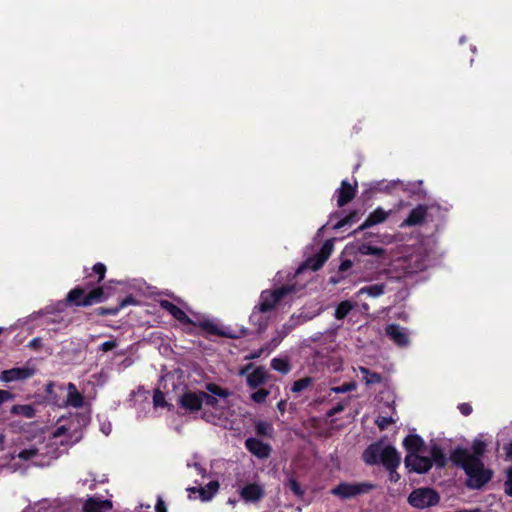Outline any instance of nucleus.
I'll return each instance as SVG.
<instances>
[{
    "instance_id": "f257e3e1",
    "label": "nucleus",
    "mask_w": 512,
    "mask_h": 512,
    "mask_svg": "<svg viewBox=\"0 0 512 512\" xmlns=\"http://www.w3.org/2000/svg\"><path fill=\"white\" fill-rule=\"evenodd\" d=\"M207 391H187L179 397V405L189 411H202V418L214 425L231 429L234 425L235 410L231 393L216 384H208Z\"/></svg>"
},
{
    "instance_id": "f03ea898",
    "label": "nucleus",
    "mask_w": 512,
    "mask_h": 512,
    "mask_svg": "<svg viewBox=\"0 0 512 512\" xmlns=\"http://www.w3.org/2000/svg\"><path fill=\"white\" fill-rule=\"evenodd\" d=\"M68 429L65 426H59L52 433V437L49 442L45 441V437L42 434L34 436L32 442L21 449L18 453L10 455L9 462L5 463L9 470L16 472L22 470L28 465L34 466H47L53 459L58 458L59 452L55 448V445L60 443L61 445L70 444V440L66 438Z\"/></svg>"
},
{
    "instance_id": "7ed1b4c3",
    "label": "nucleus",
    "mask_w": 512,
    "mask_h": 512,
    "mask_svg": "<svg viewBox=\"0 0 512 512\" xmlns=\"http://www.w3.org/2000/svg\"><path fill=\"white\" fill-rule=\"evenodd\" d=\"M485 448V442L481 438H476L471 446V451L465 448H456L451 454V460L464 469L468 477L467 485L470 488L479 489L492 477L491 471L484 468L480 459Z\"/></svg>"
},
{
    "instance_id": "20e7f679",
    "label": "nucleus",
    "mask_w": 512,
    "mask_h": 512,
    "mask_svg": "<svg viewBox=\"0 0 512 512\" xmlns=\"http://www.w3.org/2000/svg\"><path fill=\"white\" fill-rule=\"evenodd\" d=\"M291 291V286H282L274 290H264L260 295L258 306L253 310L250 316V321L258 326L259 329H264L267 325V319L264 318L263 314L273 310L283 297Z\"/></svg>"
},
{
    "instance_id": "39448f33",
    "label": "nucleus",
    "mask_w": 512,
    "mask_h": 512,
    "mask_svg": "<svg viewBox=\"0 0 512 512\" xmlns=\"http://www.w3.org/2000/svg\"><path fill=\"white\" fill-rule=\"evenodd\" d=\"M363 459L370 465L382 463L386 469L397 468L401 462V456L394 447L381 443L371 444L364 451Z\"/></svg>"
},
{
    "instance_id": "423d86ee",
    "label": "nucleus",
    "mask_w": 512,
    "mask_h": 512,
    "mask_svg": "<svg viewBox=\"0 0 512 512\" xmlns=\"http://www.w3.org/2000/svg\"><path fill=\"white\" fill-rule=\"evenodd\" d=\"M106 299L102 288L97 287L89 293H85L82 288H75L67 295L68 302L78 306H90L95 303L103 302Z\"/></svg>"
},
{
    "instance_id": "0eeeda50",
    "label": "nucleus",
    "mask_w": 512,
    "mask_h": 512,
    "mask_svg": "<svg viewBox=\"0 0 512 512\" xmlns=\"http://www.w3.org/2000/svg\"><path fill=\"white\" fill-rule=\"evenodd\" d=\"M439 494L427 487L417 488L408 496V503L416 509H426L438 504Z\"/></svg>"
},
{
    "instance_id": "6e6552de",
    "label": "nucleus",
    "mask_w": 512,
    "mask_h": 512,
    "mask_svg": "<svg viewBox=\"0 0 512 512\" xmlns=\"http://www.w3.org/2000/svg\"><path fill=\"white\" fill-rule=\"evenodd\" d=\"M373 485L367 482H343L332 489L331 493L341 499H351L358 495L368 493Z\"/></svg>"
},
{
    "instance_id": "1a4fd4ad",
    "label": "nucleus",
    "mask_w": 512,
    "mask_h": 512,
    "mask_svg": "<svg viewBox=\"0 0 512 512\" xmlns=\"http://www.w3.org/2000/svg\"><path fill=\"white\" fill-rule=\"evenodd\" d=\"M425 452L407 454L405 457V466L409 471L423 474L428 472L432 467V460L426 456Z\"/></svg>"
},
{
    "instance_id": "9d476101",
    "label": "nucleus",
    "mask_w": 512,
    "mask_h": 512,
    "mask_svg": "<svg viewBox=\"0 0 512 512\" xmlns=\"http://www.w3.org/2000/svg\"><path fill=\"white\" fill-rule=\"evenodd\" d=\"M172 316L182 323L198 324L200 327H202L203 329H205L208 332L215 333V334L222 333L219 330L218 325L214 321H212L208 318H205V317L196 316V321L194 322V321L190 320L189 317L186 315V313L177 306L172 311Z\"/></svg>"
},
{
    "instance_id": "9b49d317",
    "label": "nucleus",
    "mask_w": 512,
    "mask_h": 512,
    "mask_svg": "<svg viewBox=\"0 0 512 512\" xmlns=\"http://www.w3.org/2000/svg\"><path fill=\"white\" fill-rule=\"evenodd\" d=\"M312 317L313 316L304 314L303 312L299 314H293L289 321L285 323L282 329L279 331L278 337L272 340L273 348L277 347L282 339L287 336L295 327L307 322L308 320L312 319Z\"/></svg>"
},
{
    "instance_id": "f8f14e48",
    "label": "nucleus",
    "mask_w": 512,
    "mask_h": 512,
    "mask_svg": "<svg viewBox=\"0 0 512 512\" xmlns=\"http://www.w3.org/2000/svg\"><path fill=\"white\" fill-rule=\"evenodd\" d=\"M386 335L393 341L396 345L400 347H407L410 344L409 339V330L398 325V324H389L385 328Z\"/></svg>"
},
{
    "instance_id": "ddd939ff",
    "label": "nucleus",
    "mask_w": 512,
    "mask_h": 512,
    "mask_svg": "<svg viewBox=\"0 0 512 512\" xmlns=\"http://www.w3.org/2000/svg\"><path fill=\"white\" fill-rule=\"evenodd\" d=\"M239 494L245 502L255 503L265 496V489L260 483H248L240 489Z\"/></svg>"
},
{
    "instance_id": "4468645a",
    "label": "nucleus",
    "mask_w": 512,
    "mask_h": 512,
    "mask_svg": "<svg viewBox=\"0 0 512 512\" xmlns=\"http://www.w3.org/2000/svg\"><path fill=\"white\" fill-rule=\"evenodd\" d=\"M250 368L251 365H248L240 372L241 375L247 374V384L250 388L255 389L267 382L268 372L264 367H257L251 373H248Z\"/></svg>"
},
{
    "instance_id": "2eb2a0df",
    "label": "nucleus",
    "mask_w": 512,
    "mask_h": 512,
    "mask_svg": "<svg viewBox=\"0 0 512 512\" xmlns=\"http://www.w3.org/2000/svg\"><path fill=\"white\" fill-rule=\"evenodd\" d=\"M219 489V483L217 481L209 482L205 487H189L187 491L189 498H196V494L202 501H209L217 493Z\"/></svg>"
},
{
    "instance_id": "dca6fc26",
    "label": "nucleus",
    "mask_w": 512,
    "mask_h": 512,
    "mask_svg": "<svg viewBox=\"0 0 512 512\" xmlns=\"http://www.w3.org/2000/svg\"><path fill=\"white\" fill-rule=\"evenodd\" d=\"M34 374V369L29 367H16L8 370H4L1 373L0 379L4 382H12L25 380L30 378Z\"/></svg>"
},
{
    "instance_id": "f3484780",
    "label": "nucleus",
    "mask_w": 512,
    "mask_h": 512,
    "mask_svg": "<svg viewBox=\"0 0 512 512\" xmlns=\"http://www.w3.org/2000/svg\"><path fill=\"white\" fill-rule=\"evenodd\" d=\"M247 450L260 459L268 458L271 447L257 438H248L245 441Z\"/></svg>"
},
{
    "instance_id": "a211bd4d",
    "label": "nucleus",
    "mask_w": 512,
    "mask_h": 512,
    "mask_svg": "<svg viewBox=\"0 0 512 512\" xmlns=\"http://www.w3.org/2000/svg\"><path fill=\"white\" fill-rule=\"evenodd\" d=\"M391 212V210L385 211L381 207L376 208L373 212L369 214L366 220L359 226V228L356 231H362L371 226L385 222L387 218L390 216Z\"/></svg>"
},
{
    "instance_id": "6ab92c4d",
    "label": "nucleus",
    "mask_w": 512,
    "mask_h": 512,
    "mask_svg": "<svg viewBox=\"0 0 512 512\" xmlns=\"http://www.w3.org/2000/svg\"><path fill=\"white\" fill-rule=\"evenodd\" d=\"M111 509L112 502L99 497H91L83 504L84 512H110Z\"/></svg>"
},
{
    "instance_id": "aec40b11",
    "label": "nucleus",
    "mask_w": 512,
    "mask_h": 512,
    "mask_svg": "<svg viewBox=\"0 0 512 512\" xmlns=\"http://www.w3.org/2000/svg\"><path fill=\"white\" fill-rule=\"evenodd\" d=\"M427 216V207L418 205L414 208L409 216L401 223V227L416 226L422 224Z\"/></svg>"
},
{
    "instance_id": "412c9836",
    "label": "nucleus",
    "mask_w": 512,
    "mask_h": 512,
    "mask_svg": "<svg viewBox=\"0 0 512 512\" xmlns=\"http://www.w3.org/2000/svg\"><path fill=\"white\" fill-rule=\"evenodd\" d=\"M356 189L346 180H343L341 187L336 190L337 204L342 207L350 202L355 196Z\"/></svg>"
},
{
    "instance_id": "4be33fe9",
    "label": "nucleus",
    "mask_w": 512,
    "mask_h": 512,
    "mask_svg": "<svg viewBox=\"0 0 512 512\" xmlns=\"http://www.w3.org/2000/svg\"><path fill=\"white\" fill-rule=\"evenodd\" d=\"M403 445L407 450V454H414L426 451L424 447V442L422 438L418 435H408L404 439Z\"/></svg>"
},
{
    "instance_id": "5701e85b",
    "label": "nucleus",
    "mask_w": 512,
    "mask_h": 512,
    "mask_svg": "<svg viewBox=\"0 0 512 512\" xmlns=\"http://www.w3.org/2000/svg\"><path fill=\"white\" fill-rule=\"evenodd\" d=\"M67 390L66 404L74 408L81 407L83 405V396L78 392L76 386L73 383H69Z\"/></svg>"
},
{
    "instance_id": "b1692460",
    "label": "nucleus",
    "mask_w": 512,
    "mask_h": 512,
    "mask_svg": "<svg viewBox=\"0 0 512 512\" xmlns=\"http://www.w3.org/2000/svg\"><path fill=\"white\" fill-rule=\"evenodd\" d=\"M10 412L13 415L21 416V417L28 418V419H31V418L35 417V415H36L35 407L30 404L14 405V406H12Z\"/></svg>"
},
{
    "instance_id": "393cba45",
    "label": "nucleus",
    "mask_w": 512,
    "mask_h": 512,
    "mask_svg": "<svg viewBox=\"0 0 512 512\" xmlns=\"http://www.w3.org/2000/svg\"><path fill=\"white\" fill-rule=\"evenodd\" d=\"M356 305L357 303L352 302L351 300H344L340 302L335 309V318L338 320L344 319L350 311L356 307Z\"/></svg>"
},
{
    "instance_id": "a878e982",
    "label": "nucleus",
    "mask_w": 512,
    "mask_h": 512,
    "mask_svg": "<svg viewBox=\"0 0 512 512\" xmlns=\"http://www.w3.org/2000/svg\"><path fill=\"white\" fill-rule=\"evenodd\" d=\"M325 262V257H320L317 253L314 257L308 258L303 266L298 269L297 273H300L303 269L306 268L311 269L312 271H317L323 266Z\"/></svg>"
},
{
    "instance_id": "bb28decb",
    "label": "nucleus",
    "mask_w": 512,
    "mask_h": 512,
    "mask_svg": "<svg viewBox=\"0 0 512 512\" xmlns=\"http://www.w3.org/2000/svg\"><path fill=\"white\" fill-rule=\"evenodd\" d=\"M430 458L432 460V464L435 463L438 467H443L446 463V457L443 453L442 449L437 445H432L430 447Z\"/></svg>"
},
{
    "instance_id": "cd10ccee",
    "label": "nucleus",
    "mask_w": 512,
    "mask_h": 512,
    "mask_svg": "<svg viewBox=\"0 0 512 512\" xmlns=\"http://www.w3.org/2000/svg\"><path fill=\"white\" fill-rule=\"evenodd\" d=\"M358 370L362 374V380L367 385L377 384V383H380L382 381L381 375L376 373V372H371L369 369H367L365 367H362V366H360L358 368Z\"/></svg>"
},
{
    "instance_id": "c85d7f7f",
    "label": "nucleus",
    "mask_w": 512,
    "mask_h": 512,
    "mask_svg": "<svg viewBox=\"0 0 512 512\" xmlns=\"http://www.w3.org/2000/svg\"><path fill=\"white\" fill-rule=\"evenodd\" d=\"M384 293V285L383 284H374L370 286H366L361 288L356 296H360L362 294H367L370 297H378Z\"/></svg>"
},
{
    "instance_id": "c756f323",
    "label": "nucleus",
    "mask_w": 512,
    "mask_h": 512,
    "mask_svg": "<svg viewBox=\"0 0 512 512\" xmlns=\"http://www.w3.org/2000/svg\"><path fill=\"white\" fill-rule=\"evenodd\" d=\"M271 367L281 374H287L291 370L288 360L284 358H273L271 360Z\"/></svg>"
},
{
    "instance_id": "7c9ffc66",
    "label": "nucleus",
    "mask_w": 512,
    "mask_h": 512,
    "mask_svg": "<svg viewBox=\"0 0 512 512\" xmlns=\"http://www.w3.org/2000/svg\"><path fill=\"white\" fill-rule=\"evenodd\" d=\"M355 248L362 255H382L385 252L382 248H375L366 243H359Z\"/></svg>"
},
{
    "instance_id": "2f4dec72",
    "label": "nucleus",
    "mask_w": 512,
    "mask_h": 512,
    "mask_svg": "<svg viewBox=\"0 0 512 512\" xmlns=\"http://www.w3.org/2000/svg\"><path fill=\"white\" fill-rule=\"evenodd\" d=\"M311 383H312V379L310 377H305V378L299 379L294 382L291 390L294 393H299V392L305 390L306 388H308L311 385Z\"/></svg>"
},
{
    "instance_id": "473e14b6",
    "label": "nucleus",
    "mask_w": 512,
    "mask_h": 512,
    "mask_svg": "<svg viewBox=\"0 0 512 512\" xmlns=\"http://www.w3.org/2000/svg\"><path fill=\"white\" fill-rule=\"evenodd\" d=\"M358 219V213L356 211L351 212L346 217L340 219L334 226V229H340L345 225L352 224Z\"/></svg>"
},
{
    "instance_id": "72a5a7b5",
    "label": "nucleus",
    "mask_w": 512,
    "mask_h": 512,
    "mask_svg": "<svg viewBox=\"0 0 512 512\" xmlns=\"http://www.w3.org/2000/svg\"><path fill=\"white\" fill-rule=\"evenodd\" d=\"M269 394H270L269 390L259 389L255 392H253L250 397L255 403L262 404L266 401Z\"/></svg>"
},
{
    "instance_id": "f704fd0d",
    "label": "nucleus",
    "mask_w": 512,
    "mask_h": 512,
    "mask_svg": "<svg viewBox=\"0 0 512 512\" xmlns=\"http://www.w3.org/2000/svg\"><path fill=\"white\" fill-rule=\"evenodd\" d=\"M333 247L334 245L332 240H327L321 247L318 255L320 257H325V260H327L333 251Z\"/></svg>"
},
{
    "instance_id": "c9c22d12",
    "label": "nucleus",
    "mask_w": 512,
    "mask_h": 512,
    "mask_svg": "<svg viewBox=\"0 0 512 512\" xmlns=\"http://www.w3.org/2000/svg\"><path fill=\"white\" fill-rule=\"evenodd\" d=\"M356 388H357V384L355 382H350V383H346V384H343L338 387L331 388V392L346 393V392L354 391Z\"/></svg>"
},
{
    "instance_id": "e433bc0d",
    "label": "nucleus",
    "mask_w": 512,
    "mask_h": 512,
    "mask_svg": "<svg viewBox=\"0 0 512 512\" xmlns=\"http://www.w3.org/2000/svg\"><path fill=\"white\" fill-rule=\"evenodd\" d=\"M153 404H154V407H156V408H158V407L163 408L167 405L165 396L160 390H155L154 395H153Z\"/></svg>"
},
{
    "instance_id": "4c0bfd02",
    "label": "nucleus",
    "mask_w": 512,
    "mask_h": 512,
    "mask_svg": "<svg viewBox=\"0 0 512 512\" xmlns=\"http://www.w3.org/2000/svg\"><path fill=\"white\" fill-rule=\"evenodd\" d=\"M24 512H52L47 501L40 502L32 508H27Z\"/></svg>"
},
{
    "instance_id": "58836bf2",
    "label": "nucleus",
    "mask_w": 512,
    "mask_h": 512,
    "mask_svg": "<svg viewBox=\"0 0 512 512\" xmlns=\"http://www.w3.org/2000/svg\"><path fill=\"white\" fill-rule=\"evenodd\" d=\"M395 422L396 420L393 417L380 416L376 419V424L381 430L388 428L391 424Z\"/></svg>"
},
{
    "instance_id": "ea45409f",
    "label": "nucleus",
    "mask_w": 512,
    "mask_h": 512,
    "mask_svg": "<svg viewBox=\"0 0 512 512\" xmlns=\"http://www.w3.org/2000/svg\"><path fill=\"white\" fill-rule=\"evenodd\" d=\"M255 430L257 434L268 435L272 431V427L269 423L260 421L256 423Z\"/></svg>"
},
{
    "instance_id": "a19ab883",
    "label": "nucleus",
    "mask_w": 512,
    "mask_h": 512,
    "mask_svg": "<svg viewBox=\"0 0 512 512\" xmlns=\"http://www.w3.org/2000/svg\"><path fill=\"white\" fill-rule=\"evenodd\" d=\"M93 271L94 273H96L98 275V280L97 282H101L103 279H104V276H105V272H106V267L104 264L102 263H96L94 266H93Z\"/></svg>"
},
{
    "instance_id": "79ce46f5",
    "label": "nucleus",
    "mask_w": 512,
    "mask_h": 512,
    "mask_svg": "<svg viewBox=\"0 0 512 512\" xmlns=\"http://www.w3.org/2000/svg\"><path fill=\"white\" fill-rule=\"evenodd\" d=\"M288 487L290 490L297 496H302L303 491L301 490L300 485L294 478H290L288 481Z\"/></svg>"
},
{
    "instance_id": "37998d69",
    "label": "nucleus",
    "mask_w": 512,
    "mask_h": 512,
    "mask_svg": "<svg viewBox=\"0 0 512 512\" xmlns=\"http://www.w3.org/2000/svg\"><path fill=\"white\" fill-rule=\"evenodd\" d=\"M505 493L512 496V467L507 470V480L505 481Z\"/></svg>"
},
{
    "instance_id": "c03bdc74",
    "label": "nucleus",
    "mask_w": 512,
    "mask_h": 512,
    "mask_svg": "<svg viewBox=\"0 0 512 512\" xmlns=\"http://www.w3.org/2000/svg\"><path fill=\"white\" fill-rule=\"evenodd\" d=\"M116 347H117V342L115 340H109V341H106V342L102 343L100 345L99 349L102 352H107V351H110V350H112V349H114Z\"/></svg>"
},
{
    "instance_id": "a18cd8bd",
    "label": "nucleus",
    "mask_w": 512,
    "mask_h": 512,
    "mask_svg": "<svg viewBox=\"0 0 512 512\" xmlns=\"http://www.w3.org/2000/svg\"><path fill=\"white\" fill-rule=\"evenodd\" d=\"M100 430L103 434L108 436L112 431L111 423L108 420L103 419V421H101V423H100Z\"/></svg>"
},
{
    "instance_id": "49530a36",
    "label": "nucleus",
    "mask_w": 512,
    "mask_h": 512,
    "mask_svg": "<svg viewBox=\"0 0 512 512\" xmlns=\"http://www.w3.org/2000/svg\"><path fill=\"white\" fill-rule=\"evenodd\" d=\"M13 399V394L6 390H0V405Z\"/></svg>"
},
{
    "instance_id": "de8ad7c7",
    "label": "nucleus",
    "mask_w": 512,
    "mask_h": 512,
    "mask_svg": "<svg viewBox=\"0 0 512 512\" xmlns=\"http://www.w3.org/2000/svg\"><path fill=\"white\" fill-rule=\"evenodd\" d=\"M160 305L161 307L166 310L167 312H169L171 315H172V311L175 309L176 305H174L173 303L167 301V300H163L160 302Z\"/></svg>"
},
{
    "instance_id": "09e8293b",
    "label": "nucleus",
    "mask_w": 512,
    "mask_h": 512,
    "mask_svg": "<svg viewBox=\"0 0 512 512\" xmlns=\"http://www.w3.org/2000/svg\"><path fill=\"white\" fill-rule=\"evenodd\" d=\"M403 268H404V274H412V273L417 272L418 270H422L424 268V265L419 263L415 267L403 266Z\"/></svg>"
},
{
    "instance_id": "8fccbe9b",
    "label": "nucleus",
    "mask_w": 512,
    "mask_h": 512,
    "mask_svg": "<svg viewBox=\"0 0 512 512\" xmlns=\"http://www.w3.org/2000/svg\"><path fill=\"white\" fill-rule=\"evenodd\" d=\"M458 408H459L460 412L465 416L470 415L472 412V407L468 403H462L459 405Z\"/></svg>"
},
{
    "instance_id": "3c124183",
    "label": "nucleus",
    "mask_w": 512,
    "mask_h": 512,
    "mask_svg": "<svg viewBox=\"0 0 512 512\" xmlns=\"http://www.w3.org/2000/svg\"><path fill=\"white\" fill-rule=\"evenodd\" d=\"M397 468L387 469L389 471V480L391 482H397L400 478L399 474L396 472Z\"/></svg>"
},
{
    "instance_id": "603ef678",
    "label": "nucleus",
    "mask_w": 512,
    "mask_h": 512,
    "mask_svg": "<svg viewBox=\"0 0 512 512\" xmlns=\"http://www.w3.org/2000/svg\"><path fill=\"white\" fill-rule=\"evenodd\" d=\"M156 512H167L165 503L163 500L158 499L156 505H155Z\"/></svg>"
},
{
    "instance_id": "864d4df0",
    "label": "nucleus",
    "mask_w": 512,
    "mask_h": 512,
    "mask_svg": "<svg viewBox=\"0 0 512 512\" xmlns=\"http://www.w3.org/2000/svg\"><path fill=\"white\" fill-rule=\"evenodd\" d=\"M41 342V338L36 337L29 342L28 346L32 349H37L41 346Z\"/></svg>"
},
{
    "instance_id": "5fc2aeb1",
    "label": "nucleus",
    "mask_w": 512,
    "mask_h": 512,
    "mask_svg": "<svg viewBox=\"0 0 512 512\" xmlns=\"http://www.w3.org/2000/svg\"><path fill=\"white\" fill-rule=\"evenodd\" d=\"M263 351H264L263 349H259L258 351L253 352V353H251V354L247 355L245 358H246V359H248V360L256 359V358H258V357H260V356H261V354L263 353Z\"/></svg>"
},
{
    "instance_id": "6e6d98bb",
    "label": "nucleus",
    "mask_w": 512,
    "mask_h": 512,
    "mask_svg": "<svg viewBox=\"0 0 512 512\" xmlns=\"http://www.w3.org/2000/svg\"><path fill=\"white\" fill-rule=\"evenodd\" d=\"M277 408L281 412V414H284L286 411V401L281 400L280 402H278Z\"/></svg>"
},
{
    "instance_id": "4d7b16f0",
    "label": "nucleus",
    "mask_w": 512,
    "mask_h": 512,
    "mask_svg": "<svg viewBox=\"0 0 512 512\" xmlns=\"http://www.w3.org/2000/svg\"><path fill=\"white\" fill-rule=\"evenodd\" d=\"M329 367L332 371L337 372L341 369L342 363H341V361H335V363H333L332 366H329Z\"/></svg>"
},
{
    "instance_id": "13d9d810",
    "label": "nucleus",
    "mask_w": 512,
    "mask_h": 512,
    "mask_svg": "<svg viewBox=\"0 0 512 512\" xmlns=\"http://www.w3.org/2000/svg\"><path fill=\"white\" fill-rule=\"evenodd\" d=\"M351 265H352L351 261L346 260V261H344V262H342V263H341V265H340V270L344 271V270H346V269L350 268V267H351Z\"/></svg>"
},
{
    "instance_id": "bf43d9fd",
    "label": "nucleus",
    "mask_w": 512,
    "mask_h": 512,
    "mask_svg": "<svg viewBox=\"0 0 512 512\" xmlns=\"http://www.w3.org/2000/svg\"><path fill=\"white\" fill-rule=\"evenodd\" d=\"M193 467L195 468V470L197 471L198 474L205 476L204 475L205 469H203L198 463H194Z\"/></svg>"
},
{
    "instance_id": "052dcab7",
    "label": "nucleus",
    "mask_w": 512,
    "mask_h": 512,
    "mask_svg": "<svg viewBox=\"0 0 512 512\" xmlns=\"http://www.w3.org/2000/svg\"><path fill=\"white\" fill-rule=\"evenodd\" d=\"M132 303H134L133 298L128 297V298H126L125 300H123L121 302L120 306L123 308V307H126L127 305L132 304Z\"/></svg>"
},
{
    "instance_id": "680f3d73",
    "label": "nucleus",
    "mask_w": 512,
    "mask_h": 512,
    "mask_svg": "<svg viewBox=\"0 0 512 512\" xmlns=\"http://www.w3.org/2000/svg\"><path fill=\"white\" fill-rule=\"evenodd\" d=\"M343 408L344 407L342 405H338V406L334 407L333 409H331L329 414L330 415H334L335 413H338V412L342 411Z\"/></svg>"
},
{
    "instance_id": "e2e57ef3",
    "label": "nucleus",
    "mask_w": 512,
    "mask_h": 512,
    "mask_svg": "<svg viewBox=\"0 0 512 512\" xmlns=\"http://www.w3.org/2000/svg\"><path fill=\"white\" fill-rule=\"evenodd\" d=\"M506 453L508 456L512 457V443H510L507 447H506Z\"/></svg>"
},
{
    "instance_id": "0e129e2a",
    "label": "nucleus",
    "mask_w": 512,
    "mask_h": 512,
    "mask_svg": "<svg viewBox=\"0 0 512 512\" xmlns=\"http://www.w3.org/2000/svg\"><path fill=\"white\" fill-rule=\"evenodd\" d=\"M399 183H400V181H399V180H397V181H392L389 185H387V187H386L385 189H388V188H390V187H394V186H396V185H397V184H399Z\"/></svg>"
},
{
    "instance_id": "69168bd1",
    "label": "nucleus",
    "mask_w": 512,
    "mask_h": 512,
    "mask_svg": "<svg viewBox=\"0 0 512 512\" xmlns=\"http://www.w3.org/2000/svg\"><path fill=\"white\" fill-rule=\"evenodd\" d=\"M404 262H405V260H401V259L397 260V267L400 265L402 266V263H404Z\"/></svg>"
},
{
    "instance_id": "338daca9",
    "label": "nucleus",
    "mask_w": 512,
    "mask_h": 512,
    "mask_svg": "<svg viewBox=\"0 0 512 512\" xmlns=\"http://www.w3.org/2000/svg\"><path fill=\"white\" fill-rule=\"evenodd\" d=\"M3 438H4V437H3V435H1V436H0V441H3Z\"/></svg>"
},
{
    "instance_id": "774afa93",
    "label": "nucleus",
    "mask_w": 512,
    "mask_h": 512,
    "mask_svg": "<svg viewBox=\"0 0 512 512\" xmlns=\"http://www.w3.org/2000/svg\"><path fill=\"white\" fill-rule=\"evenodd\" d=\"M2 331H3V328L0 327V334L2 333Z\"/></svg>"
}]
</instances>
